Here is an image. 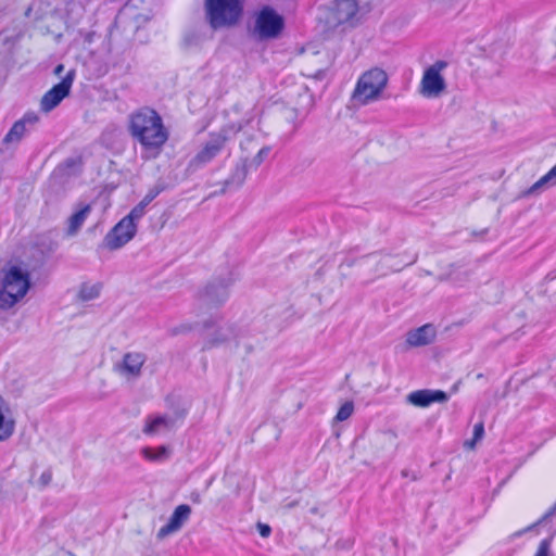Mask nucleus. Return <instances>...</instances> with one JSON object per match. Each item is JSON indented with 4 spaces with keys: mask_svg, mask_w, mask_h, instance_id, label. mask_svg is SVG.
I'll return each instance as SVG.
<instances>
[{
    "mask_svg": "<svg viewBox=\"0 0 556 556\" xmlns=\"http://www.w3.org/2000/svg\"><path fill=\"white\" fill-rule=\"evenodd\" d=\"M128 130L132 139L139 142L143 160L156 159L169 137L161 115L150 108L130 114Z\"/></svg>",
    "mask_w": 556,
    "mask_h": 556,
    "instance_id": "nucleus-1",
    "label": "nucleus"
},
{
    "mask_svg": "<svg viewBox=\"0 0 556 556\" xmlns=\"http://www.w3.org/2000/svg\"><path fill=\"white\" fill-rule=\"evenodd\" d=\"M31 288L30 273L21 264L8 263L0 269V309L21 302Z\"/></svg>",
    "mask_w": 556,
    "mask_h": 556,
    "instance_id": "nucleus-2",
    "label": "nucleus"
},
{
    "mask_svg": "<svg viewBox=\"0 0 556 556\" xmlns=\"http://www.w3.org/2000/svg\"><path fill=\"white\" fill-rule=\"evenodd\" d=\"M252 118L253 116H250L247 119L227 125L218 131L210 132L202 149L190 160L187 170L189 173H194L212 162L224 150L226 143L230 140V135L241 131L252 121Z\"/></svg>",
    "mask_w": 556,
    "mask_h": 556,
    "instance_id": "nucleus-3",
    "label": "nucleus"
},
{
    "mask_svg": "<svg viewBox=\"0 0 556 556\" xmlns=\"http://www.w3.org/2000/svg\"><path fill=\"white\" fill-rule=\"evenodd\" d=\"M387 84V73L382 68L372 67L358 78L352 99L361 105H367L379 99Z\"/></svg>",
    "mask_w": 556,
    "mask_h": 556,
    "instance_id": "nucleus-4",
    "label": "nucleus"
},
{
    "mask_svg": "<svg viewBox=\"0 0 556 556\" xmlns=\"http://www.w3.org/2000/svg\"><path fill=\"white\" fill-rule=\"evenodd\" d=\"M205 5L214 29L236 24L242 13L241 0H206Z\"/></svg>",
    "mask_w": 556,
    "mask_h": 556,
    "instance_id": "nucleus-5",
    "label": "nucleus"
},
{
    "mask_svg": "<svg viewBox=\"0 0 556 556\" xmlns=\"http://www.w3.org/2000/svg\"><path fill=\"white\" fill-rule=\"evenodd\" d=\"M283 27V17L273 8L264 7L256 15L253 34L260 40L274 39L281 34Z\"/></svg>",
    "mask_w": 556,
    "mask_h": 556,
    "instance_id": "nucleus-6",
    "label": "nucleus"
},
{
    "mask_svg": "<svg viewBox=\"0 0 556 556\" xmlns=\"http://www.w3.org/2000/svg\"><path fill=\"white\" fill-rule=\"evenodd\" d=\"M448 63L443 60L434 62L425 70L420 81V93L426 98H437L446 88L444 77L441 72L447 67Z\"/></svg>",
    "mask_w": 556,
    "mask_h": 556,
    "instance_id": "nucleus-7",
    "label": "nucleus"
},
{
    "mask_svg": "<svg viewBox=\"0 0 556 556\" xmlns=\"http://www.w3.org/2000/svg\"><path fill=\"white\" fill-rule=\"evenodd\" d=\"M138 230L137 225H130L124 217L104 236L98 250L116 251L131 241Z\"/></svg>",
    "mask_w": 556,
    "mask_h": 556,
    "instance_id": "nucleus-8",
    "label": "nucleus"
},
{
    "mask_svg": "<svg viewBox=\"0 0 556 556\" xmlns=\"http://www.w3.org/2000/svg\"><path fill=\"white\" fill-rule=\"evenodd\" d=\"M74 78L75 72L72 70L60 83L48 90L41 98L40 110L48 113L55 109L70 94Z\"/></svg>",
    "mask_w": 556,
    "mask_h": 556,
    "instance_id": "nucleus-9",
    "label": "nucleus"
},
{
    "mask_svg": "<svg viewBox=\"0 0 556 556\" xmlns=\"http://www.w3.org/2000/svg\"><path fill=\"white\" fill-rule=\"evenodd\" d=\"M233 282L231 277L227 279H214L199 293L200 302L205 306H218L224 304L228 296V287Z\"/></svg>",
    "mask_w": 556,
    "mask_h": 556,
    "instance_id": "nucleus-10",
    "label": "nucleus"
},
{
    "mask_svg": "<svg viewBox=\"0 0 556 556\" xmlns=\"http://www.w3.org/2000/svg\"><path fill=\"white\" fill-rule=\"evenodd\" d=\"M191 515V507L187 504L178 505L172 516L169 517V520L166 525H164L160 530L157 531L156 538L159 540H163L166 536L178 532L182 526L187 522Z\"/></svg>",
    "mask_w": 556,
    "mask_h": 556,
    "instance_id": "nucleus-11",
    "label": "nucleus"
},
{
    "mask_svg": "<svg viewBox=\"0 0 556 556\" xmlns=\"http://www.w3.org/2000/svg\"><path fill=\"white\" fill-rule=\"evenodd\" d=\"M447 400V393L441 390L424 389L407 395V402L417 407H428L432 403H445Z\"/></svg>",
    "mask_w": 556,
    "mask_h": 556,
    "instance_id": "nucleus-12",
    "label": "nucleus"
},
{
    "mask_svg": "<svg viewBox=\"0 0 556 556\" xmlns=\"http://www.w3.org/2000/svg\"><path fill=\"white\" fill-rule=\"evenodd\" d=\"M357 11L358 4L355 0H336L329 20L334 25H341L351 21Z\"/></svg>",
    "mask_w": 556,
    "mask_h": 556,
    "instance_id": "nucleus-13",
    "label": "nucleus"
},
{
    "mask_svg": "<svg viewBox=\"0 0 556 556\" xmlns=\"http://www.w3.org/2000/svg\"><path fill=\"white\" fill-rule=\"evenodd\" d=\"M38 122V115L35 112H27L16 121L3 138V144L20 142L27 132L26 125H35Z\"/></svg>",
    "mask_w": 556,
    "mask_h": 556,
    "instance_id": "nucleus-14",
    "label": "nucleus"
},
{
    "mask_svg": "<svg viewBox=\"0 0 556 556\" xmlns=\"http://www.w3.org/2000/svg\"><path fill=\"white\" fill-rule=\"evenodd\" d=\"M247 166V159L237 163L229 177L222 182L223 188L219 191H214L213 195H220L227 191L238 190L245 181L248 175Z\"/></svg>",
    "mask_w": 556,
    "mask_h": 556,
    "instance_id": "nucleus-15",
    "label": "nucleus"
},
{
    "mask_svg": "<svg viewBox=\"0 0 556 556\" xmlns=\"http://www.w3.org/2000/svg\"><path fill=\"white\" fill-rule=\"evenodd\" d=\"M435 337V328L426 324L407 333L406 341L410 346H422L432 342Z\"/></svg>",
    "mask_w": 556,
    "mask_h": 556,
    "instance_id": "nucleus-16",
    "label": "nucleus"
},
{
    "mask_svg": "<svg viewBox=\"0 0 556 556\" xmlns=\"http://www.w3.org/2000/svg\"><path fill=\"white\" fill-rule=\"evenodd\" d=\"M144 362L146 355L142 353H126L123 357L121 371L131 377H139Z\"/></svg>",
    "mask_w": 556,
    "mask_h": 556,
    "instance_id": "nucleus-17",
    "label": "nucleus"
},
{
    "mask_svg": "<svg viewBox=\"0 0 556 556\" xmlns=\"http://www.w3.org/2000/svg\"><path fill=\"white\" fill-rule=\"evenodd\" d=\"M90 212L91 205L85 204L81 205V207L77 212L72 214L67 219L66 235L70 237L77 235V232L86 222L87 217L89 216Z\"/></svg>",
    "mask_w": 556,
    "mask_h": 556,
    "instance_id": "nucleus-18",
    "label": "nucleus"
},
{
    "mask_svg": "<svg viewBox=\"0 0 556 556\" xmlns=\"http://www.w3.org/2000/svg\"><path fill=\"white\" fill-rule=\"evenodd\" d=\"M174 421L172 418L166 416H154L149 417L146 421V426L143 428V433L146 434H155L157 433L162 428L169 429L173 426Z\"/></svg>",
    "mask_w": 556,
    "mask_h": 556,
    "instance_id": "nucleus-19",
    "label": "nucleus"
},
{
    "mask_svg": "<svg viewBox=\"0 0 556 556\" xmlns=\"http://www.w3.org/2000/svg\"><path fill=\"white\" fill-rule=\"evenodd\" d=\"M233 336L235 333L232 327H218L216 332L204 342L203 349H213L219 344L227 342Z\"/></svg>",
    "mask_w": 556,
    "mask_h": 556,
    "instance_id": "nucleus-20",
    "label": "nucleus"
},
{
    "mask_svg": "<svg viewBox=\"0 0 556 556\" xmlns=\"http://www.w3.org/2000/svg\"><path fill=\"white\" fill-rule=\"evenodd\" d=\"M5 402L0 395V442L8 440L14 432V421L7 419L3 414V406Z\"/></svg>",
    "mask_w": 556,
    "mask_h": 556,
    "instance_id": "nucleus-21",
    "label": "nucleus"
},
{
    "mask_svg": "<svg viewBox=\"0 0 556 556\" xmlns=\"http://www.w3.org/2000/svg\"><path fill=\"white\" fill-rule=\"evenodd\" d=\"M101 290H102V283H100V282L93 283V285L85 282L80 286V289L78 292V298H79V300L85 301V302L91 301V300L99 298Z\"/></svg>",
    "mask_w": 556,
    "mask_h": 556,
    "instance_id": "nucleus-22",
    "label": "nucleus"
},
{
    "mask_svg": "<svg viewBox=\"0 0 556 556\" xmlns=\"http://www.w3.org/2000/svg\"><path fill=\"white\" fill-rule=\"evenodd\" d=\"M554 185H556V175H553V172L549 169L544 176H542L531 186V188L527 191V194L536 193L543 188Z\"/></svg>",
    "mask_w": 556,
    "mask_h": 556,
    "instance_id": "nucleus-23",
    "label": "nucleus"
},
{
    "mask_svg": "<svg viewBox=\"0 0 556 556\" xmlns=\"http://www.w3.org/2000/svg\"><path fill=\"white\" fill-rule=\"evenodd\" d=\"M142 453L147 459L153 462H162L168 457V450L163 445L156 448L146 447Z\"/></svg>",
    "mask_w": 556,
    "mask_h": 556,
    "instance_id": "nucleus-24",
    "label": "nucleus"
},
{
    "mask_svg": "<svg viewBox=\"0 0 556 556\" xmlns=\"http://www.w3.org/2000/svg\"><path fill=\"white\" fill-rule=\"evenodd\" d=\"M146 205H143L142 202H139L136 206H134L130 212L124 216V218L126 220H128V223L130 225H137L138 220H140L144 214H146Z\"/></svg>",
    "mask_w": 556,
    "mask_h": 556,
    "instance_id": "nucleus-25",
    "label": "nucleus"
},
{
    "mask_svg": "<svg viewBox=\"0 0 556 556\" xmlns=\"http://www.w3.org/2000/svg\"><path fill=\"white\" fill-rule=\"evenodd\" d=\"M354 412V404L352 401L345 402L341 407L339 408L337 415L334 416V421L341 422L346 419H349Z\"/></svg>",
    "mask_w": 556,
    "mask_h": 556,
    "instance_id": "nucleus-26",
    "label": "nucleus"
},
{
    "mask_svg": "<svg viewBox=\"0 0 556 556\" xmlns=\"http://www.w3.org/2000/svg\"><path fill=\"white\" fill-rule=\"evenodd\" d=\"M164 189L165 185L163 182H157L147 192V194L140 202H142L143 205L148 206L161 192L164 191Z\"/></svg>",
    "mask_w": 556,
    "mask_h": 556,
    "instance_id": "nucleus-27",
    "label": "nucleus"
},
{
    "mask_svg": "<svg viewBox=\"0 0 556 556\" xmlns=\"http://www.w3.org/2000/svg\"><path fill=\"white\" fill-rule=\"evenodd\" d=\"M484 435V424L482 421L476 424L473 426V437L471 441H467L465 443L466 446L472 448L478 441H480Z\"/></svg>",
    "mask_w": 556,
    "mask_h": 556,
    "instance_id": "nucleus-28",
    "label": "nucleus"
},
{
    "mask_svg": "<svg viewBox=\"0 0 556 556\" xmlns=\"http://www.w3.org/2000/svg\"><path fill=\"white\" fill-rule=\"evenodd\" d=\"M270 147H263L257 154L253 157V160L250 163V166H253L254 168H257L264 160L269 155L270 153Z\"/></svg>",
    "mask_w": 556,
    "mask_h": 556,
    "instance_id": "nucleus-29",
    "label": "nucleus"
},
{
    "mask_svg": "<svg viewBox=\"0 0 556 556\" xmlns=\"http://www.w3.org/2000/svg\"><path fill=\"white\" fill-rule=\"evenodd\" d=\"M51 481H52V470H51V468H47L39 477V479L37 481V485L40 490H43L50 485Z\"/></svg>",
    "mask_w": 556,
    "mask_h": 556,
    "instance_id": "nucleus-30",
    "label": "nucleus"
},
{
    "mask_svg": "<svg viewBox=\"0 0 556 556\" xmlns=\"http://www.w3.org/2000/svg\"><path fill=\"white\" fill-rule=\"evenodd\" d=\"M554 516H556V503L535 523H533L530 527H528L527 529H525L523 532L536 527L538 525H541V523L547 521L548 519H551ZM521 533H522V531H521ZM518 534H520V532Z\"/></svg>",
    "mask_w": 556,
    "mask_h": 556,
    "instance_id": "nucleus-31",
    "label": "nucleus"
},
{
    "mask_svg": "<svg viewBox=\"0 0 556 556\" xmlns=\"http://www.w3.org/2000/svg\"><path fill=\"white\" fill-rule=\"evenodd\" d=\"M551 544L552 538L542 540L534 556H548Z\"/></svg>",
    "mask_w": 556,
    "mask_h": 556,
    "instance_id": "nucleus-32",
    "label": "nucleus"
},
{
    "mask_svg": "<svg viewBox=\"0 0 556 556\" xmlns=\"http://www.w3.org/2000/svg\"><path fill=\"white\" fill-rule=\"evenodd\" d=\"M257 530L262 538H268L271 533V528L268 525L262 522L257 523Z\"/></svg>",
    "mask_w": 556,
    "mask_h": 556,
    "instance_id": "nucleus-33",
    "label": "nucleus"
},
{
    "mask_svg": "<svg viewBox=\"0 0 556 556\" xmlns=\"http://www.w3.org/2000/svg\"><path fill=\"white\" fill-rule=\"evenodd\" d=\"M353 545V541L351 539H340L336 542V547L339 549H349Z\"/></svg>",
    "mask_w": 556,
    "mask_h": 556,
    "instance_id": "nucleus-34",
    "label": "nucleus"
},
{
    "mask_svg": "<svg viewBox=\"0 0 556 556\" xmlns=\"http://www.w3.org/2000/svg\"><path fill=\"white\" fill-rule=\"evenodd\" d=\"M190 330V327L186 326V325H181L180 327H177L175 329L172 330V333L173 334H178L180 332H185V331H189Z\"/></svg>",
    "mask_w": 556,
    "mask_h": 556,
    "instance_id": "nucleus-35",
    "label": "nucleus"
},
{
    "mask_svg": "<svg viewBox=\"0 0 556 556\" xmlns=\"http://www.w3.org/2000/svg\"><path fill=\"white\" fill-rule=\"evenodd\" d=\"M191 501H192L193 503H200V502H201V496H200V494H199V493H192V494H191Z\"/></svg>",
    "mask_w": 556,
    "mask_h": 556,
    "instance_id": "nucleus-36",
    "label": "nucleus"
},
{
    "mask_svg": "<svg viewBox=\"0 0 556 556\" xmlns=\"http://www.w3.org/2000/svg\"><path fill=\"white\" fill-rule=\"evenodd\" d=\"M554 279H556V271H554V270L548 273L546 275V277H545V280H547V281H551V280H554Z\"/></svg>",
    "mask_w": 556,
    "mask_h": 556,
    "instance_id": "nucleus-37",
    "label": "nucleus"
},
{
    "mask_svg": "<svg viewBox=\"0 0 556 556\" xmlns=\"http://www.w3.org/2000/svg\"><path fill=\"white\" fill-rule=\"evenodd\" d=\"M215 325V323L213 320H206L204 323V328L205 329H210L211 327H213Z\"/></svg>",
    "mask_w": 556,
    "mask_h": 556,
    "instance_id": "nucleus-38",
    "label": "nucleus"
},
{
    "mask_svg": "<svg viewBox=\"0 0 556 556\" xmlns=\"http://www.w3.org/2000/svg\"><path fill=\"white\" fill-rule=\"evenodd\" d=\"M63 70H64V66H63L62 64H59V65L55 67L54 73L59 75V74H61V72H62Z\"/></svg>",
    "mask_w": 556,
    "mask_h": 556,
    "instance_id": "nucleus-39",
    "label": "nucleus"
},
{
    "mask_svg": "<svg viewBox=\"0 0 556 556\" xmlns=\"http://www.w3.org/2000/svg\"><path fill=\"white\" fill-rule=\"evenodd\" d=\"M67 166H72L74 164V160L70 159L65 162Z\"/></svg>",
    "mask_w": 556,
    "mask_h": 556,
    "instance_id": "nucleus-40",
    "label": "nucleus"
},
{
    "mask_svg": "<svg viewBox=\"0 0 556 556\" xmlns=\"http://www.w3.org/2000/svg\"><path fill=\"white\" fill-rule=\"evenodd\" d=\"M402 476H403V477H409L408 470H403V471H402Z\"/></svg>",
    "mask_w": 556,
    "mask_h": 556,
    "instance_id": "nucleus-41",
    "label": "nucleus"
},
{
    "mask_svg": "<svg viewBox=\"0 0 556 556\" xmlns=\"http://www.w3.org/2000/svg\"><path fill=\"white\" fill-rule=\"evenodd\" d=\"M295 504H296L295 502H292V503L288 504V508H292V507H294V506H295Z\"/></svg>",
    "mask_w": 556,
    "mask_h": 556,
    "instance_id": "nucleus-42",
    "label": "nucleus"
}]
</instances>
